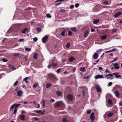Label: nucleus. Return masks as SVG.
<instances>
[{
	"mask_svg": "<svg viewBox=\"0 0 122 122\" xmlns=\"http://www.w3.org/2000/svg\"><path fill=\"white\" fill-rule=\"evenodd\" d=\"M54 107H58V109L59 110H63L65 107V105L61 101L56 102L54 105Z\"/></svg>",
	"mask_w": 122,
	"mask_h": 122,
	"instance_id": "nucleus-1",
	"label": "nucleus"
},
{
	"mask_svg": "<svg viewBox=\"0 0 122 122\" xmlns=\"http://www.w3.org/2000/svg\"><path fill=\"white\" fill-rule=\"evenodd\" d=\"M118 72H114L112 74H106L105 75V76H106V77L109 76L112 77L113 76V75H115L116 77L117 78L121 77L122 76L120 75H118Z\"/></svg>",
	"mask_w": 122,
	"mask_h": 122,
	"instance_id": "nucleus-2",
	"label": "nucleus"
},
{
	"mask_svg": "<svg viewBox=\"0 0 122 122\" xmlns=\"http://www.w3.org/2000/svg\"><path fill=\"white\" fill-rule=\"evenodd\" d=\"M100 9V5H98L95 7L92 11L94 12H97L99 11Z\"/></svg>",
	"mask_w": 122,
	"mask_h": 122,
	"instance_id": "nucleus-3",
	"label": "nucleus"
},
{
	"mask_svg": "<svg viewBox=\"0 0 122 122\" xmlns=\"http://www.w3.org/2000/svg\"><path fill=\"white\" fill-rule=\"evenodd\" d=\"M103 51L102 49H100L98 50L95 53L93 56V57L94 59H97L98 57V52H101V51Z\"/></svg>",
	"mask_w": 122,
	"mask_h": 122,
	"instance_id": "nucleus-4",
	"label": "nucleus"
},
{
	"mask_svg": "<svg viewBox=\"0 0 122 122\" xmlns=\"http://www.w3.org/2000/svg\"><path fill=\"white\" fill-rule=\"evenodd\" d=\"M48 37L47 35L45 36L42 39V41L43 43H46V41H48Z\"/></svg>",
	"mask_w": 122,
	"mask_h": 122,
	"instance_id": "nucleus-5",
	"label": "nucleus"
},
{
	"mask_svg": "<svg viewBox=\"0 0 122 122\" xmlns=\"http://www.w3.org/2000/svg\"><path fill=\"white\" fill-rule=\"evenodd\" d=\"M95 87L98 92H101V88L99 86L96 85L95 86Z\"/></svg>",
	"mask_w": 122,
	"mask_h": 122,
	"instance_id": "nucleus-6",
	"label": "nucleus"
},
{
	"mask_svg": "<svg viewBox=\"0 0 122 122\" xmlns=\"http://www.w3.org/2000/svg\"><path fill=\"white\" fill-rule=\"evenodd\" d=\"M90 31L88 30H85V31L84 34V37L85 38H86L88 36V35Z\"/></svg>",
	"mask_w": 122,
	"mask_h": 122,
	"instance_id": "nucleus-7",
	"label": "nucleus"
},
{
	"mask_svg": "<svg viewBox=\"0 0 122 122\" xmlns=\"http://www.w3.org/2000/svg\"><path fill=\"white\" fill-rule=\"evenodd\" d=\"M66 97L70 101H71L73 99L72 96L71 95H68L66 96Z\"/></svg>",
	"mask_w": 122,
	"mask_h": 122,
	"instance_id": "nucleus-8",
	"label": "nucleus"
},
{
	"mask_svg": "<svg viewBox=\"0 0 122 122\" xmlns=\"http://www.w3.org/2000/svg\"><path fill=\"white\" fill-rule=\"evenodd\" d=\"M113 66H114V68L116 69H118L119 68V66H118L119 64L118 63H114L112 64Z\"/></svg>",
	"mask_w": 122,
	"mask_h": 122,
	"instance_id": "nucleus-9",
	"label": "nucleus"
},
{
	"mask_svg": "<svg viewBox=\"0 0 122 122\" xmlns=\"http://www.w3.org/2000/svg\"><path fill=\"white\" fill-rule=\"evenodd\" d=\"M103 77L102 75H101L100 74L96 76L95 77V78L96 79H97L98 78H103Z\"/></svg>",
	"mask_w": 122,
	"mask_h": 122,
	"instance_id": "nucleus-10",
	"label": "nucleus"
},
{
	"mask_svg": "<svg viewBox=\"0 0 122 122\" xmlns=\"http://www.w3.org/2000/svg\"><path fill=\"white\" fill-rule=\"evenodd\" d=\"M94 112H92L90 115V118L91 120L92 121H93L95 119V117L94 116Z\"/></svg>",
	"mask_w": 122,
	"mask_h": 122,
	"instance_id": "nucleus-11",
	"label": "nucleus"
},
{
	"mask_svg": "<svg viewBox=\"0 0 122 122\" xmlns=\"http://www.w3.org/2000/svg\"><path fill=\"white\" fill-rule=\"evenodd\" d=\"M8 67L10 69H12L14 70L16 69V68L14 67L13 65H11L9 64V65Z\"/></svg>",
	"mask_w": 122,
	"mask_h": 122,
	"instance_id": "nucleus-12",
	"label": "nucleus"
},
{
	"mask_svg": "<svg viewBox=\"0 0 122 122\" xmlns=\"http://www.w3.org/2000/svg\"><path fill=\"white\" fill-rule=\"evenodd\" d=\"M23 93L21 90H19L17 92V95L20 97L21 96Z\"/></svg>",
	"mask_w": 122,
	"mask_h": 122,
	"instance_id": "nucleus-13",
	"label": "nucleus"
},
{
	"mask_svg": "<svg viewBox=\"0 0 122 122\" xmlns=\"http://www.w3.org/2000/svg\"><path fill=\"white\" fill-rule=\"evenodd\" d=\"M28 30L27 28H25L21 31V32L22 33H26L27 31Z\"/></svg>",
	"mask_w": 122,
	"mask_h": 122,
	"instance_id": "nucleus-14",
	"label": "nucleus"
},
{
	"mask_svg": "<svg viewBox=\"0 0 122 122\" xmlns=\"http://www.w3.org/2000/svg\"><path fill=\"white\" fill-rule=\"evenodd\" d=\"M71 30L73 32H76L77 31V30L75 27H72L71 28Z\"/></svg>",
	"mask_w": 122,
	"mask_h": 122,
	"instance_id": "nucleus-15",
	"label": "nucleus"
},
{
	"mask_svg": "<svg viewBox=\"0 0 122 122\" xmlns=\"http://www.w3.org/2000/svg\"><path fill=\"white\" fill-rule=\"evenodd\" d=\"M114 93H115L116 96L117 97H118L119 96L120 94L119 93V92L118 90H116L115 91Z\"/></svg>",
	"mask_w": 122,
	"mask_h": 122,
	"instance_id": "nucleus-16",
	"label": "nucleus"
},
{
	"mask_svg": "<svg viewBox=\"0 0 122 122\" xmlns=\"http://www.w3.org/2000/svg\"><path fill=\"white\" fill-rule=\"evenodd\" d=\"M122 14V13L121 12H118L117 13H116L114 15V16L116 18L120 15Z\"/></svg>",
	"mask_w": 122,
	"mask_h": 122,
	"instance_id": "nucleus-17",
	"label": "nucleus"
},
{
	"mask_svg": "<svg viewBox=\"0 0 122 122\" xmlns=\"http://www.w3.org/2000/svg\"><path fill=\"white\" fill-rule=\"evenodd\" d=\"M94 21L93 22V23L94 24H97L99 22L100 20L99 19H94Z\"/></svg>",
	"mask_w": 122,
	"mask_h": 122,
	"instance_id": "nucleus-18",
	"label": "nucleus"
},
{
	"mask_svg": "<svg viewBox=\"0 0 122 122\" xmlns=\"http://www.w3.org/2000/svg\"><path fill=\"white\" fill-rule=\"evenodd\" d=\"M20 118L21 120L23 121L25 120V116L24 115H21L20 116Z\"/></svg>",
	"mask_w": 122,
	"mask_h": 122,
	"instance_id": "nucleus-19",
	"label": "nucleus"
},
{
	"mask_svg": "<svg viewBox=\"0 0 122 122\" xmlns=\"http://www.w3.org/2000/svg\"><path fill=\"white\" fill-rule=\"evenodd\" d=\"M38 57V55L36 53H35L33 56L34 58L35 59H36Z\"/></svg>",
	"mask_w": 122,
	"mask_h": 122,
	"instance_id": "nucleus-20",
	"label": "nucleus"
},
{
	"mask_svg": "<svg viewBox=\"0 0 122 122\" xmlns=\"http://www.w3.org/2000/svg\"><path fill=\"white\" fill-rule=\"evenodd\" d=\"M80 70L81 71H82L83 72H84L85 71H86L85 68V67L80 68Z\"/></svg>",
	"mask_w": 122,
	"mask_h": 122,
	"instance_id": "nucleus-21",
	"label": "nucleus"
},
{
	"mask_svg": "<svg viewBox=\"0 0 122 122\" xmlns=\"http://www.w3.org/2000/svg\"><path fill=\"white\" fill-rule=\"evenodd\" d=\"M56 94L58 96H60L62 95L61 92L59 91L56 92Z\"/></svg>",
	"mask_w": 122,
	"mask_h": 122,
	"instance_id": "nucleus-22",
	"label": "nucleus"
},
{
	"mask_svg": "<svg viewBox=\"0 0 122 122\" xmlns=\"http://www.w3.org/2000/svg\"><path fill=\"white\" fill-rule=\"evenodd\" d=\"M116 50V49L115 48H113L111 50L107 51L105 52V53H108L111 52L115 51Z\"/></svg>",
	"mask_w": 122,
	"mask_h": 122,
	"instance_id": "nucleus-23",
	"label": "nucleus"
},
{
	"mask_svg": "<svg viewBox=\"0 0 122 122\" xmlns=\"http://www.w3.org/2000/svg\"><path fill=\"white\" fill-rule=\"evenodd\" d=\"M75 59V58L74 57H71L69 59V61L71 62H72Z\"/></svg>",
	"mask_w": 122,
	"mask_h": 122,
	"instance_id": "nucleus-24",
	"label": "nucleus"
},
{
	"mask_svg": "<svg viewBox=\"0 0 122 122\" xmlns=\"http://www.w3.org/2000/svg\"><path fill=\"white\" fill-rule=\"evenodd\" d=\"M51 83H47L46 85V88H48L51 86Z\"/></svg>",
	"mask_w": 122,
	"mask_h": 122,
	"instance_id": "nucleus-25",
	"label": "nucleus"
},
{
	"mask_svg": "<svg viewBox=\"0 0 122 122\" xmlns=\"http://www.w3.org/2000/svg\"><path fill=\"white\" fill-rule=\"evenodd\" d=\"M66 30H64L63 31L61 34V35L63 36H65V34L66 33Z\"/></svg>",
	"mask_w": 122,
	"mask_h": 122,
	"instance_id": "nucleus-26",
	"label": "nucleus"
},
{
	"mask_svg": "<svg viewBox=\"0 0 122 122\" xmlns=\"http://www.w3.org/2000/svg\"><path fill=\"white\" fill-rule=\"evenodd\" d=\"M107 38V36L106 35H104L102 36L101 39L102 40H104L106 39Z\"/></svg>",
	"mask_w": 122,
	"mask_h": 122,
	"instance_id": "nucleus-27",
	"label": "nucleus"
},
{
	"mask_svg": "<svg viewBox=\"0 0 122 122\" xmlns=\"http://www.w3.org/2000/svg\"><path fill=\"white\" fill-rule=\"evenodd\" d=\"M63 122H68V120L65 118H64L62 119Z\"/></svg>",
	"mask_w": 122,
	"mask_h": 122,
	"instance_id": "nucleus-28",
	"label": "nucleus"
},
{
	"mask_svg": "<svg viewBox=\"0 0 122 122\" xmlns=\"http://www.w3.org/2000/svg\"><path fill=\"white\" fill-rule=\"evenodd\" d=\"M42 107L44 108L45 105V102L44 100H43L42 101Z\"/></svg>",
	"mask_w": 122,
	"mask_h": 122,
	"instance_id": "nucleus-29",
	"label": "nucleus"
},
{
	"mask_svg": "<svg viewBox=\"0 0 122 122\" xmlns=\"http://www.w3.org/2000/svg\"><path fill=\"white\" fill-rule=\"evenodd\" d=\"M113 113L109 112L107 114V116L109 117H110L113 115Z\"/></svg>",
	"mask_w": 122,
	"mask_h": 122,
	"instance_id": "nucleus-30",
	"label": "nucleus"
},
{
	"mask_svg": "<svg viewBox=\"0 0 122 122\" xmlns=\"http://www.w3.org/2000/svg\"><path fill=\"white\" fill-rule=\"evenodd\" d=\"M72 33L71 31H69L68 33V35L69 36H71L72 35Z\"/></svg>",
	"mask_w": 122,
	"mask_h": 122,
	"instance_id": "nucleus-31",
	"label": "nucleus"
},
{
	"mask_svg": "<svg viewBox=\"0 0 122 122\" xmlns=\"http://www.w3.org/2000/svg\"><path fill=\"white\" fill-rule=\"evenodd\" d=\"M36 30L39 32H40L41 30V29L40 27H38L36 29Z\"/></svg>",
	"mask_w": 122,
	"mask_h": 122,
	"instance_id": "nucleus-32",
	"label": "nucleus"
},
{
	"mask_svg": "<svg viewBox=\"0 0 122 122\" xmlns=\"http://www.w3.org/2000/svg\"><path fill=\"white\" fill-rule=\"evenodd\" d=\"M108 102L109 105H111L112 104V101L111 100L109 99L108 100Z\"/></svg>",
	"mask_w": 122,
	"mask_h": 122,
	"instance_id": "nucleus-33",
	"label": "nucleus"
},
{
	"mask_svg": "<svg viewBox=\"0 0 122 122\" xmlns=\"http://www.w3.org/2000/svg\"><path fill=\"white\" fill-rule=\"evenodd\" d=\"M34 112H36V113H41L42 112V111L41 110H37L36 111H34Z\"/></svg>",
	"mask_w": 122,
	"mask_h": 122,
	"instance_id": "nucleus-34",
	"label": "nucleus"
},
{
	"mask_svg": "<svg viewBox=\"0 0 122 122\" xmlns=\"http://www.w3.org/2000/svg\"><path fill=\"white\" fill-rule=\"evenodd\" d=\"M51 66L54 67H56L57 65V63H53L51 64Z\"/></svg>",
	"mask_w": 122,
	"mask_h": 122,
	"instance_id": "nucleus-35",
	"label": "nucleus"
},
{
	"mask_svg": "<svg viewBox=\"0 0 122 122\" xmlns=\"http://www.w3.org/2000/svg\"><path fill=\"white\" fill-rule=\"evenodd\" d=\"M117 30V29L115 28L113 29L112 30V33H113L115 32H116Z\"/></svg>",
	"mask_w": 122,
	"mask_h": 122,
	"instance_id": "nucleus-36",
	"label": "nucleus"
},
{
	"mask_svg": "<svg viewBox=\"0 0 122 122\" xmlns=\"http://www.w3.org/2000/svg\"><path fill=\"white\" fill-rule=\"evenodd\" d=\"M46 17L48 18H50L51 17V16L50 14L48 13L46 14Z\"/></svg>",
	"mask_w": 122,
	"mask_h": 122,
	"instance_id": "nucleus-37",
	"label": "nucleus"
},
{
	"mask_svg": "<svg viewBox=\"0 0 122 122\" xmlns=\"http://www.w3.org/2000/svg\"><path fill=\"white\" fill-rule=\"evenodd\" d=\"M25 50L28 51H30L31 49L30 48H26L25 49Z\"/></svg>",
	"mask_w": 122,
	"mask_h": 122,
	"instance_id": "nucleus-38",
	"label": "nucleus"
},
{
	"mask_svg": "<svg viewBox=\"0 0 122 122\" xmlns=\"http://www.w3.org/2000/svg\"><path fill=\"white\" fill-rule=\"evenodd\" d=\"M70 43L69 42L67 43L66 45V46L67 48H69L70 46Z\"/></svg>",
	"mask_w": 122,
	"mask_h": 122,
	"instance_id": "nucleus-39",
	"label": "nucleus"
},
{
	"mask_svg": "<svg viewBox=\"0 0 122 122\" xmlns=\"http://www.w3.org/2000/svg\"><path fill=\"white\" fill-rule=\"evenodd\" d=\"M91 112V111L90 110H86V113L88 114H89Z\"/></svg>",
	"mask_w": 122,
	"mask_h": 122,
	"instance_id": "nucleus-40",
	"label": "nucleus"
},
{
	"mask_svg": "<svg viewBox=\"0 0 122 122\" xmlns=\"http://www.w3.org/2000/svg\"><path fill=\"white\" fill-rule=\"evenodd\" d=\"M103 3L105 5H108V2L107 0L105 1Z\"/></svg>",
	"mask_w": 122,
	"mask_h": 122,
	"instance_id": "nucleus-41",
	"label": "nucleus"
},
{
	"mask_svg": "<svg viewBox=\"0 0 122 122\" xmlns=\"http://www.w3.org/2000/svg\"><path fill=\"white\" fill-rule=\"evenodd\" d=\"M118 59V58L117 57H116L114 58V59L111 61V62H113L115 61H117Z\"/></svg>",
	"mask_w": 122,
	"mask_h": 122,
	"instance_id": "nucleus-42",
	"label": "nucleus"
},
{
	"mask_svg": "<svg viewBox=\"0 0 122 122\" xmlns=\"http://www.w3.org/2000/svg\"><path fill=\"white\" fill-rule=\"evenodd\" d=\"M15 104V106H16V107H18L20 106L21 105V104L20 103H19L16 104V103Z\"/></svg>",
	"mask_w": 122,
	"mask_h": 122,
	"instance_id": "nucleus-43",
	"label": "nucleus"
},
{
	"mask_svg": "<svg viewBox=\"0 0 122 122\" xmlns=\"http://www.w3.org/2000/svg\"><path fill=\"white\" fill-rule=\"evenodd\" d=\"M61 68H59V69H57L56 70V72L57 73H59L61 71Z\"/></svg>",
	"mask_w": 122,
	"mask_h": 122,
	"instance_id": "nucleus-44",
	"label": "nucleus"
},
{
	"mask_svg": "<svg viewBox=\"0 0 122 122\" xmlns=\"http://www.w3.org/2000/svg\"><path fill=\"white\" fill-rule=\"evenodd\" d=\"M29 79V78L28 77H25L23 79V81H27V80Z\"/></svg>",
	"mask_w": 122,
	"mask_h": 122,
	"instance_id": "nucleus-45",
	"label": "nucleus"
},
{
	"mask_svg": "<svg viewBox=\"0 0 122 122\" xmlns=\"http://www.w3.org/2000/svg\"><path fill=\"white\" fill-rule=\"evenodd\" d=\"M18 81H16L14 83V86H15L16 85H17V84H18Z\"/></svg>",
	"mask_w": 122,
	"mask_h": 122,
	"instance_id": "nucleus-46",
	"label": "nucleus"
},
{
	"mask_svg": "<svg viewBox=\"0 0 122 122\" xmlns=\"http://www.w3.org/2000/svg\"><path fill=\"white\" fill-rule=\"evenodd\" d=\"M89 77H90V76H88L86 77H83V78L84 79H87L89 78Z\"/></svg>",
	"mask_w": 122,
	"mask_h": 122,
	"instance_id": "nucleus-47",
	"label": "nucleus"
},
{
	"mask_svg": "<svg viewBox=\"0 0 122 122\" xmlns=\"http://www.w3.org/2000/svg\"><path fill=\"white\" fill-rule=\"evenodd\" d=\"M121 87V86L118 85H117L116 86V87L117 88H120Z\"/></svg>",
	"mask_w": 122,
	"mask_h": 122,
	"instance_id": "nucleus-48",
	"label": "nucleus"
},
{
	"mask_svg": "<svg viewBox=\"0 0 122 122\" xmlns=\"http://www.w3.org/2000/svg\"><path fill=\"white\" fill-rule=\"evenodd\" d=\"M2 61L3 62H6L8 61V60L5 58H4L2 59Z\"/></svg>",
	"mask_w": 122,
	"mask_h": 122,
	"instance_id": "nucleus-49",
	"label": "nucleus"
},
{
	"mask_svg": "<svg viewBox=\"0 0 122 122\" xmlns=\"http://www.w3.org/2000/svg\"><path fill=\"white\" fill-rule=\"evenodd\" d=\"M38 40V39L37 38H34L33 39V40L35 42L36 41Z\"/></svg>",
	"mask_w": 122,
	"mask_h": 122,
	"instance_id": "nucleus-50",
	"label": "nucleus"
},
{
	"mask_svg": "<svg viewBox=\"0 0 122 122\" xmlns=\"http://www.w3.org/2000/svg\"><path fill=\"white\" fill-rule=\"evenodd\" d=\"M15 104H14L12 106V107H11L10 108V110H12L14 108L15 106Z\"/></svg>",
	"mask_w": 122,
	"mask_h": 122,
	"instance_id": "nucleus-51",
	"label": "nucleus"
},
{
	"mask_svg": "<svg viewBox=\"0 0 122 122\" xmlns=\"http://www.w3.org/2000/svg\"><path fill=\"white\" fill-rule=\"evenodd\" d=\"M75 6L77 8L79 6V4L78 3H76L75 4Z\"/></svg>",
	"mask_w": 122,
	"mask_h": 122,
	"instance_id": "nucleus-52",
	"label": "nucleus"
},
{
	"mask_svg": "<svg viewBox=\"0 0 122 122\" xmlns=\"http://www.w3.org/2000/svg\"><path fill=\"white\" fill-rule=\"evenodd\" d=\"M60 11L61 12H62L64 13L65 11V10L63 9H62V10H60Z\"/></svg>",
	"mask_w": 122,
	"mask_h": 122,
	"instance_id": "nucleus-53",
	"label": "nucleus"
},
{
	"mask_svg": "<svg viewBox=\"0 0 122 122\" xmlns=\"http://www.w3.org/2000/svg\"><path fill=\"white\" fill-rule=\"evenodd\" d=\"M37 84L36 83V84H34L33 85V87L34 88H36L37 87Z\"/></svg>",
	"mask_w": 122,
	"mask_h": 122,
	"instance_id": "nucleus-54",
	"label": "nucleus"
},
{
	"mask_svg": "<svg viewBox=\"0 0 122 122\" xmlns=\"http://www.w3.org/2000/svg\"><path fill=\"white\" fill-rule=\"evenodd\" d=\"M112 82H109L108 84V85L109 86H112Z\"/></svg>",
	"mask_w": 122,
	"mask_h": 122,
	"instance_id": "nucleus-55",
	"label": "nucleus"
},
{
	"mask_svg": "<svg viewBox=\"0 0 122 122\" xmlns=\"http://www.w3.org/2000/svg\"><path fill=\"white\" fill-rule=\"evenodd\" d=\"M91 31L92 32H93L95 31V30L93 28H91Z\"/></svg>",
	"mask_w": 122,
	"mask_h": 122,
	"instance_id": "nucleus-56",
	"label": "nucleus"
},
{
	"mask_svg": "<svg viewBox=\"0 0 122 122\" xmlns=\"http://www.w3.org/2000/svg\"><path fill=\"white\" fill-rule=\"evenodd\" d=\"M74 7V6L73 5H71L70 7V8L71 9H73Z\"/></svg>",
	"mask_w": 122,
	"mask_h": 122,
	"instance_id": "nucleus-57",
	"label": "nucleus"
},
{
	"mask_svg": "<svg viewBox=\"0 0 122 122\" xmlns=\"http://www.w3.org/2000/svg\"><path fill=\"white\" fill-rule=\"evenodd\" d=\"M24 40L23 39H20L18 41L20 42H22Z\"/></svg>",
	"mask_w": 122,
	"mask_h": 122,
	"instance_id": "nucleus-58",
	"label": "nucleus"
},
{
	"mask_svg": "<svg viewBox=\"0 0 122 122\" xmlns=\"http://www.w3.org/2000/svg\"><path fill=\"white\" fill-rule=\"evenodd\" d=\"M105 72H108V73H110V71H109L108 69H106L105 70Z\"/></svg>",
	"mask_w": 122,
	"mask_h": 122,
	"instance_id": "nucleus-59",
	"label": "nucleus"
},
{
	"mask_svg": "<svg viewBox=\"0 0 122 122\" xmlns=\"http://www.w3.org/2000/svg\"><path fill=\"white\" fill-rule=\"evenodd\" d=\"M34 119L36 121H38L39 120V118L36 117H35L34 118Z\"/></svg>",
	"mask_w": 122,
	"mask_h": 122,
	"instance_id": "nucleus-60",
	"label": "nucleus"
},
{
	"mask_svg": "<svg viewBox=\"0 0 122 122\" xmlns=\"http://www.w3.org/2000/svg\"><path fill=\"white\" fill-rule=\"evenodd\" d=\"M82 93L83 94V96H84L85 94V92L84 91H82Z\"/></svg>",
	"mask_w": 122,
	"mask_h": 122,
	"instance_id": "nucleus-61",
	"label": "nucleus"
},
{
	"mask_svg": "<svg viewBox=\"0 0 122 122\" xmlns=\"http://www.w3.org/2000/svg\"><path fill=\"white\" fill-rule=\"evenodd\" d=\"M17 110L16 109H15L14 110V114H15Z\"/></svg>",
	"mask_w": 122,
	"mask_h": 122,
	"instance_id": "nucleus-62",
	"label": "nucleus"
},
{
	"mask_svg": "<svg viewBox=\"0 0 122 122\" xmlns=\"http://www.w3.org/2000/svg\"><path fill=\"white\" fill-rule=\"evenodd\" d=\"M61 2H60V3H57V4H56L55 5L56 6H57V5H60V4H61Z\"/></svg>",
	"mask_w": 122,
	"mask_h": 122,
	"instance_id": "nucleus-63",
	"label": "nucleus"
},
{
	"mask_svg": "<svg viewBox=\"0 0 122 122\" xmlns=\"http://www.w3.org/2000/svg\"><path fill=\"white\" fill-rule=\"evenodd\" d=\"M99 70H102V68L101 67H99Z\"/></svg>",
	"mask_w": 122,
	"mask_h": 122,
	"instance_id": "nucleus-64",
	"label": "nucleus"
}]
</instances>
